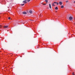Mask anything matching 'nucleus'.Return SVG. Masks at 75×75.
<instances>
[{"label": "nucleus", "instance_id": "4468645a", "mask_svg": "<svg viewBox=\"0 0 75 75\" xmlns=\"http://www.w3.org/2000/svg\"><path fill=\"white\" fill-rule=\"evenodd\" d=\"M69 2V1H66V3H68Z\"/></svg>", "mask_w": 75, "mask_h": 75}, {"label": "nucleus", "instance_id": "0eeeda50", "mask_svg": "<svg viewBox=\"0 0 75 75\" xmlns=\"http://www.w3.org/2000/svg\"><path fill=\"white\" fill-rule=\"evenodd\" d=\"M29 12L30 13H33V11H32L31 10H30V11H29Z\"/></svg>", "mask_w": 75, "mask_h": 75}, {"label": "nucleus", "instance_id": "2eb2a0df", "mask_svg": "<svg viewBox=\"0 0 75 75\" xmlns=\"http://www.w3.org/2000/svg\"><path fill=\"white\" fill-rule=\"evenodd\" d=\"M2 27V25H0V28H1Z\"/></svg>", "mask_w": 75, "mask_h": 75}, {"label": "nucleus", "instance_id": "9d476101", "mask_svg": "<svg viewBox=\"0 0 75 75\" xmlns=\"http://www.w3.org/2000/svg\"><path fill=\"white\" fill-rule=\"evenodd\" d=\"M64 6L62 5L61 6V8H64Z\"/></svg>", "mask_w": 75, "mask_h": 75}, {"label": "nucleus", "instance_id": "1a4fd4ad", "mask_svg": "<svg viewBox=\"0 0 75 75\" xmlns=\"http://www.w3.org/2000/svg\"><path fill=\"white\" fill-rule=\"evenodd\" d=\"M52 6H55V5H54V4L53 3L52 4Z\"/></svg>", "mask_w": 75, "mask_h": 75}, {"label": "nucleus", "instance_id": "f03ea898", "mask_svg": "<svg viewBox=\"0 0 75 75\" xmlns=\"http://www.w3.org/2000/svg\"><path fill=\"white\" fill-rule=\"evenodd\" d=\"M27 0H25L23 1V3H25V4L27 3V2H26Z\"/></svg>", "mask_w": 75, "mask_h": 75}, {"label": "nucleus", "instance_id": "a211bd4d", "mask_svg": "<svg viewBox=\"0 0 75 75\" xmlns=\"http://www.w3.org/2000/svg\"><path fill=\"white\" fill-rule=\"evenodd\" d=\"M56 4H57V5H58V2H57L56 3Z\"/></svg>", "mask_w": 75, "mask_h": 75}, {"label": "nucleus", "instance_id": "f3484780", "mask_svg": "<svg viewBox=\"0 0 75 75\" xmlns=\"http://www.w3.org/2000/svg\"><path fill=\"white\" fill-rule=\"evenodd\" d=\"M24 4H21V6H24Z\"/></svg>", "mask_w": 75, "mask_h": 75}, {"label": "nucleus", "instance_id": "9b49d317", "mask_svg": "<svg viewBox=\"0 0 75 75\" xmlns=\"http://www.w3.org/2000/svg\"><path fill=\"white\" fill-rule=\"evenodd\" d=\"M45 1L46 2V3H48V0H45Z\"/></svg>", "mask_w": 75, "mask_h": 75}, {"label": "nucleus", "instance_id": "6ab92c4d", "mask_svg": "<svg viewBox=\"0 0 75 75\" xmlns=\"http://www.w3.org/2000/svg\"><path fill=\"white\" fill-rule=\"evenodd\" d=\"M8 19H9V20H10V17H9L8 18Z\"/></svg>", "mask_w": 75, "mask_h": 75}, {"label": "nucleus", "instance_id": "f8f14e48", "mask_svg": "<svg viewBox=\"0 0 75 75\" xmlns=\"http://www.w3.org/2000/svg\"><path fill=\"white\" fill-rule=\"evenodd\" d=\"M53 3L54 4H56V3H57V2H53Z\"/></svg>", "mask_w": 75, "mask_h": 75}, {"label": "nucleus", "instance_id": "6e6552de", "mask_svg": "<svg viewBox=\"0 0 75 75\" xmlns=\"http://www.w3.org/2000/svg\"><path fill=\"white\" fill-rule=\"evenodd\" d=\"M55 10H58V7H56L55 8Z\"/></svg>", "mask_w": 75, "mask_h": 75}, {"label": "nucleus", "instance_id": "5701e85b", "mask_svg": "<svg viewBox=\"0 0 75 75\" xmlns=\"http://www.w3.org/2000/svg\"><path fill=\"white\" fill-rule=\"evenodd\" d=\"M56 12H57V11H56Z\"/></svg>", "mask_w": 75, "mask_h": 75}, {"label": "nucleus", "instance_id": "423d86ee", "mask_svg": "<svg viewBox=\"0 0 75 75\" xmlns=\"http://www.w3.org/2000/svg\"><path fill=\"white\" fill-rule=\"evenodd\" d=\"M69 20H72V17L71 16H70L69 17Z\"/></svg>", "mask_w": 75, "mask_h": 75}, {"label": "nucleus", "instance_id": "7ed1b4c3", "mask_svg": "<svg viewBox=\"0 0 75 75\" xmlns=\"http://www.w3.org/2000/svg\"><path fill=\"white\" fill-rule=\"evenodd\" d=\"M49 8H50L51 9V4H49Z\"/></svg>", "mask_w": 75, "mask_h": 75}, {"label": "nucleus", "instance_id": "dca6fc26", "mask_svg": "<svg viewBox=\"0 0 75 75\" xmlns=\"http://www.w3.org/2000/svg\"><path fill=\"white\" fill-rule=\"evenodd\" d=\"M30 0H27V1H28V2H29V1H30Z\"/></svg>", "mask_w": 75, "mask_h": 75}, {"label": "nucleus", "instance_id": "20e7f679", "mask_svg": "<svg viewBox=\"0 0 75 75\" xmlns=\"http://www.w3.org/2000/svg\"><path fill=\"white\" fill-rule=\"evenodd\" d=\"M8 27V26H4V28H7Z\"/></svg>", "mask_w": 75, "mask_h": 75}, {"label": "nucleus", "instance_id": "412c9836", "mask_svg": "<svg viewBox=\"0 0 75 75\" xmlns=\"http://www.w3.org/2000/svg\"><path fill=\"white\" fill-rule=\"evenodd\" d=\"M31 20V21H33V20Z\"/></svg>", "mask_w": 75, "mask_h": 75}, {"label": "nucleus", "instance_id": "39448f33", "mask_svg": "<svg viewBox=\"0 0 75 75\" xmlns=\"http://www.w3.org/2000/svg\"><path fill=\"white\" fill-rule=\"evenodd\" d=\"M22 13L23 14H27V12H23Z\"/></svg>", "mask_w": 75, "mask_h": 75}, {"label": "nucleus", "instance_id": "4be33fe9", "mask_svg": "<svg viewBox=\"0 0 75 75\" xmlns=\"http://www.w3.org/2000/svg\"><path fill=\"white\" fill-rule=\"evenodd\" d=\"M74 3H75V1L74 2Z\"/></svg>", "mask_w": 75, "mask_h": 75}, {"label": "nucleus", "instance_id": "ddd939ff", "mask_svg": "<svg viewBox=\"0 0 75 75\" xmlns=\"http://www.w3.org/2000/svg\"><path fill=\"white\" fill-rule=\"evenodd\" d=\"M47 4H42L43 5H46Z\"/></svg>", "mask_w": 75, "mask_h": 75}, {"label": "nucleus", "instance_id": "aec40b11", "mask_svg": "<svg viewBox=\"0 0 75 75\" xmlns=\"http://www.w3.org/2000/svg\"><path fill=\"white\" fill-rule=\"evenodd\" d=\"M72 75H75V74H74V73H73Z\"/></svg>", "mask_w": 75, "mask_h": 75}, {"label": "nucleus", "instance_id": "f257e3e1", "mask_svg": "<svg viewBox=\"0 0 75 75\" xmlns=\"http://www.w3.org/2000/svg\"><path fill=\"white\" fill-rule=\"evenodd\" d=\"M63 4V3H62V2L61 1L59 2V5H62V4Z\"/></svg>", "mask_w": 75, "mask_h": 75}]
</instances>
